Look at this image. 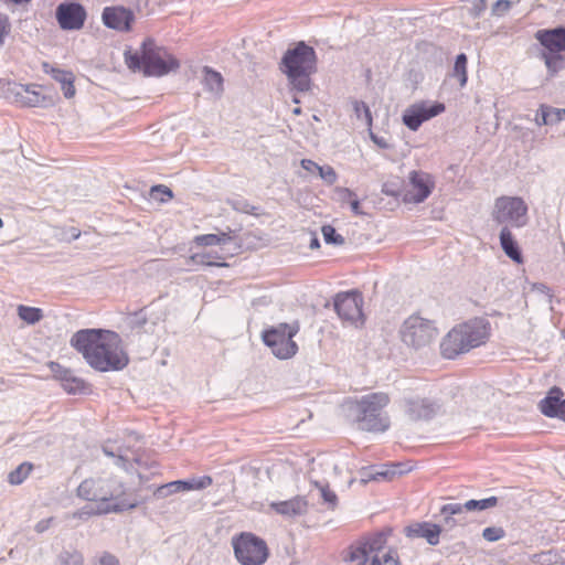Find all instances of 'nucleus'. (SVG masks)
I'll use <instances>...</instances> for the list:
<instances>
[{
    "label": "nucleus",
    "instance_id": "nucleus-54",
    "mask_svg": "<svg viewBox=\"0 0 565 565\" xmlns=\"http://www.w3.org/2000/svg\"><path fill=\"white\" fill-rule=\"evenodd\" d=\"M31 0H3V2L9 3V4H22V3H28Z\"/></svg>",
    "mask_w": 565,
    "mask_h": 565
},
{
    "label": "nucleus",
    "instance_id": "nucleus-3",
    "mask_svg": "<svg viewBox=\"0 0 565 565\" xmlns=\"http://www.w3.org/2000/svg\"><path fill=\"white\" fill-rule=\"evenodd\" d=\"M391 403L387 393L375 392L361 397L349 398L344 402V411L348 419L360 430L367 433H385L391 420L385 408Z\"/></svg>",
    "mask_w": 565,
    "mask_h": 565
},
{
    "label": "nucleus",
    "instance_id": "nucleus-53",
    "mask_svg": "<svg viewBox=\"0 0 565 565\" xmlns=\"http://www.w3.org/2000/svg\"><path fill=\"white\" fill-rule=\"evenodd\" d=\"M383 192L392 196H398L401 194L399 191L393 190V188H388L387 183L384 184Z\"/></svg>",
    "mask_w": 565,
    "mask_h": 565
},
{
    "label": "nucleus",
    "instance_id": "nucleus-34",
    "mask_svg": "<svg viewBox=\"0 0 565 565\" xmlns=\"http://www.w3.org/2000/svg\"><path fill=\"white\" fill-rule=\"evenodd\" d=\"M322 236L328 244L341 245L344 243V238L337 233L332 225H323L321 228Z\"/></svg>",
    "mask_w": 565,
    "mask_h": 565
},
{
    "label": "nucleus",
    "instance_id": "nucleus-25",
    "mask_svg": "<svg viewBox=\"0 0 565 565\" xmlns=\"http://www.w3.org/2000/svg\"><path fill=\"white\" fill-rule=\"evenodd\" d=\"M500 244L507 256H509L518 264L523 263V257L519 249L518 243L508 227H503L501 230Z\"/></svg>",
    "mask_w": 565,
    "mask_h": 565
},
{
    "label": "nucleus",
    "instance_id": "nucleus-50",
    "mask_svg": "<svg viewBox=\"0 0 565 565\" xmlns=\"http://www.w3.org/2000/svg\"><path fill=\"white\" fill-rule=\"evenodd\" d=\"M99 565H119V561L116 556L105 553L99 558Z\"/></svg>",
    "mask_w": 565,
    "mask_h": 565
},
{
    "label": "nucleus",
    "instance_id": "nucleus-22",
    "mask_svg": "<svg viewBox=\"0 0 565 565\" xmlns=\"http://www.w3.org/2000/svg\"><path fill=\"white\" fill-rule=\"evenodd\" d=\"M308 501L305 497L296 495L289 500L271 502L269 508L285 518H296L307 513Z\"/></svg>",
    "mask_w": 565,
    "mask_h": 565
},
{
    "label": "nucleus",
    "instance_id": "nucleus-28",
    "mask_svg": "<svg viewBox=\"0 0 565 565\" xmlns=\"http://www.w3.org/2000/svg\"><path fill=\"white\" fill-rule=\"evenodd\" d=\"M33 465L31 462H22L8 475V482L12 486L21 484L32 472Z\"/></svg>",
    "mask_w": 565,
    "mask_h": 565
},
{
    "label": "nucleus",
    "instance_id": "nucleus-20",
    "mask_svg": "<svg viewBox=\"0 0 565 565\" xmlns=\"http://www.w3.org/2000/svg\"><path fill=\"white\" fill-rule=\"evenodd\" d=\"M438 411L439 405L426 397L411 398L405 402V412L412 420H429Z\"/></svg>",
    "mask_w": 565,
    "mask_h": 565
},
{
    "label": "nucleus",
    "instance_id": "nucleus-46",
    "mask_svg": "<svg viewBox=\"0 0 565 565\" xmlns=\"http://www.w3.org/2000/svg\"><path fill=\"white\" fill-rule=\"evenodd\" d=\"M354 109H355V111H356V114H358L359 116H360V114H361V113H363V114H364V117H365V119H366L367 125H369V126H371V125H372V115H371V110H370L369 106H367L365 103H363V102H356V103L354 104Z\"/></svg>",
    "mask_w": 565,
    "mask_h": 565
},
{
    "label": "nucleus",
    "instance_id": "nucleus-8",
    "mask_svg": "<svg viewBox=\"0 0 565 565\" xmlns=\"http://www.w3.org/2000/svg\"><path fill=\"white\" fill-rule=\"evenodd\" d=\"M280 70L297 90H309L310 76L317 70L316 51L303 41L296 43L294 47L285 52Z\"/></svg>",
    "mask_w": 565,
    "mask_h": 565
},
{
    "label": "nucleus",
    "instance_id": "nucleus-41",
    "mask_svg": "<svg viewBox=\"0 0 565 565\" xmlns=\"http://www.w3.org/2000/svg\"><path fill=\"white\" fill-rule=\"evenodd\" d=\"M318 173L329 184H333L337 181V173L330 166H320Z\"/></svg>",
    "mask_w": 565,
    "mask_h": 565
},
{
    "label": "nucleus",
    "instance_id": "nucleus-56",
    "mask_svg": "<svg viewBox=\"0 0 565 565\" xmlns=\"http://www.w3.org/2000/svg\"><path fill=\"white\" fill-rule=\"evenodd\" d=\"M292 114L298 116L301 114V108L300 107H296L294 110H292Z\"/></svg>",
    "mask_w": 565,
    "mask_h": 565
},
{
    "label": "nucleus",
    "instance_id": "nucleus-40",
    "mask_svg": "<svg viewBox=\"0 0 565 565\" xmlns=\"http://www.w3.org/2000/svg\"><path fill=\"white\" fill-rule=\"evenodd\" d=\"M334 192L337 201L342 205L349 204V202L356 196V194L348 188H337Z\"/></svg>",
    "mask_w": 565,
    "mask_h": 565
},
{
    "label": "nucleus",
    "instance_id": "nucleus-19",
    "mask_svg": "<svg viewBox=\"0 0 565 565\" xmlns=\"http://www.w3.org/2000/svg\"><path fill=\"white\" fill-rule=\"evenodd\" d=\"M539 409L544 416L565 423V398L562 388L551 387L546 396L540 401Z\"/></svg>",
    "mask_w": 565,
    "mask_h": 565
},
{
    "label": "nucleus",
    "instance_id": "nucleus-15",
    "mask_svg": "<svg viewBox=\"0 0 565 565\" xmlns=\"http://www.w3.org/2000/svg\"><path fill=\"white\" fill-rule=\"evenodd\" d=\"M435 189L434 177L422 170L411 171L408 182L403 192V201L406 203L424 202Z\"/></svg>",
    "mask_w": 565,
    "mask_h": 565
},
{
    "label": "nucleus",
    "instance_id": "nucleus-7",
    "mask_svg": "<svg viewBox=\"0 0 565 565\" xmlns=\"http://www.w3.org/2000/svg\"><path fill=\"white\" fill-rule=\"evenodd\" d=\"M344 561L358 565H403L397 551L388 546V534L382 531L352 542L345 550Z\"/></svg>",
    "mask_w": 565,
    "mask_h": 565
},
{
    "label": "nucleus",
    "instance_id": "nucleus-12",
    "mask_svg": "<svg viewBox=\"0 0 565 565\" xmlns=\"http://www.w3.org/2000/svg\"><path fill=\"white\" fill-rule=\"evenodd\" d=\"M334 310L344 324L361 327L364 323L363 297L356 290L339 292L333 299Z\"/></svg>",
    "mask_w": 565,
    "mask_h": 565
},
{
    "label": "nucleus",
    "instance_id": "nucleus-49",
    "mask_svg": "<svg viewBox=\"0 0 565 565\" xmlns=\"http://www.w3.org/2000/svg\"><path fill=\"white\" fill-rule=\"evenodd\" d=\"M300 164L308 172H318L320 169V166L310 159H302Z\"/></svg>",
    "mask_w": 565,
    "mask_h": 565
},
{
    "label": "nucleus",
    "instance_id": "nucleus-29",
    "mask_svg": "<svg viewBox=\"0 0 565 565\" xmlns=\"http://www.w3.org/2000/svg\"><path fill=\"white\" fill-rule=\"evenodd\" d=\"M18 316L26 323L33 324L43 318V312L40 308L20 305L18 307Z\"/></svg>",
    "mask_w": 565,
    "mask_h": 565
},
{
    "label": "nucleus",
    "instance_id": "nucleus-57",
    "mask_svg": "<svg viewBox=\"0 0 565 565\" xmlns=\"http://www.w3.org/2000/svg\"><path fill=\"white\" fill-rule=\"evenodd\" d=\"M311 246H319L318 239L313 238L311 242Z\"/></svg>",
    "mask_w": 565,
    "mask_h": 565
},
{
    "label": "nucleus",
    "instance_id": "nucleus-10",
    "mask_svg": "<svg viewBox=\"0 0 565 565\" xmlns=\"http://www.w3.org/2000/svg\"><path fill=\"white\" fill-rule=\"evenodd\" d=\"M231 544L235 559L241 565H264L270 555L267 542L252 532L234 535Z\"/></svg>",
    "mask_w": 565,
    "mask_h": 565
},
{
    "label": "nucleus",
    "instance_id": "nucleus-38",
    "mask_svg": "<svg viewBox=\"0 0 565 565\" xmlns=\"http://www.w3.org/2000/svg\"><path fill=\"white\" fill-rule=\"evenodd\" d=\"M543 57L546 67L552 72H556L563 64V58L556 55V53L548 52L547 54H543Z\"/></svg>",
    "mask_w": 565,
    "mask_h": 565
},
{
    "label": "nucleus",
    "instance_id": "nucleus-16",
    "mask_svg": "<svg viewBox=\"0 0 565 565\" xmlns=\"http://www.w3.org/2000/svg\"><path fill=\"white\" fill-rule=\"evenodd\" d=\"M55 18L62 30L78 31L85 24L87 12L81 3L65 1L57 6Z\"/></svg>",
    "mask_w": 565,
    "mask_h": 565
},
{
    "label": "nucleus",
    "instance_id": "nucleus-58",
    "mask_svg": "<svg viewBox=\"0 0 565 565\" xmlns=\"http://www.w3.org/2000/svg\"><path fill=\"white\" fill-rule=\"evenodd\" d=\"M3 226V221L2 218L0 217V228Z\"/></svg>",
    "mask_w": 565,
    "mask_h": 565
},
{
    "label": "nucleus",
    "instance_id": "nucleus-36",
    "mask_svg": "<svg viewBox=\"0 0 565 565\" xmlns=\"http://www.w3.org/2000/svg\"><path fill=\"white\" fill-rule=\"evenodd\" d=\"M49 369L51 370L54 379L60 381L61 383L64 382L72 374V371L70 369L62 366L57 362H50Z\"/></svg>",
    "mask_w": 565,
    "mask_h": 565
},
{
    "label": "nucleus",
    "instance_id": "nucleus-51",
    "mask_svg": "<svg viewBox=\"0 0 565 565\" xmlns=\"http://www.w3.org/2000/svg\"><path fill=\"white\" fill-rule=\"evenodd\" d=\"M349 205H350L352 212L355 215H361L362 214V211H361V207H360V201H359L358 196H355L353 200H351L349 202Z\"/></svg>",
    "mask_w": 565,
    "mask_h": 565
},
{
    "label": "nucleus",
    "instance_id": "nucleus-47",
    "mask_svg": "<svg viewBox=\"0 0 565 565\" xmlns=\"http://www.w3.org/2000/svg\"><path fill=\"white\" fill-rule=\"evenodd\" d=\"M548 116L551 120V125L557 124L565 119V109L553 108L548 106Z\"/></svg>",
    "mask_w": 565,
    "mask_h": 565
},
{
    "label": "nucleus",
    "instance_id": "nucleus-4",
    "mask_svg": "<svg viewBox=\"0 0 565 565\" xmlns=\"http://www.w3.org/2000/svg\"><path fill=\"white\" fill-rule=\"evenodd\" d=\"M491 323L482 317H475L455 324L441 339L439 352L444 359L456 358L488 343Z\"/></svg>",
    "mask_w": 565,
    "mask_h": 565
},
{
    "label": "nucleus",
    "instance_id": "nucleus-31",
    "mask_svg": "<svg viewBox=\"0 0 565 565\" xmlns=\"http://www.w3.org/2000/svg\"><path fill=\"white\" fill-rule=\"evenodd\" d=\"M499 502V499L497 497H489L482 500H469L465 503V509L467 511H473V510H487L490 508H494Z\"/></svg>",
    "mask_w": 565,
    "mask_h": 565
},
{
    "label": "nucleus",
    "instance_id": "nucleus-21",
    "mask_svg": "<svg viewBox=\"0 0 565 565\" xmlns=\"http://www.w3.org/2000/svg\"><path fill=\"white\" fill-rule=\"evenodd\" d=\"M535 39L550 53L565 51V28L542 29L535 33Z\"/></svg>",
    "mask_w": 565,
    "mask_h": 565
},
{
    "label": "nucleus",
    "instance_id": "nucleus-24",
    "mask_svg": "<svg viewBox=\"0 0 565 565\" xmlns=\"http://www.w3.org/2000/svg\"><path fill=\"white\" fill-rule=\"evenodd\" d=\"M440 533L441 529L439 525L428 522L417 523L409 529V535L423 537L431 545L439 543Z\"/></svg>",
    "mask_w": 565,
    "mask_h": 565
},
{
    "label": "nucleus",
    "instance_id": "nucleus-44",
    "mask_svg": "<svg viewBox=\"0 0 565 565\" xmlns=\"http://www.w3.org/2000/svg\"><path fill=\"white\" fill-rule=\"evenodd\" d=\"M511 6L510 0H498L492 7V12L495 15H502L511 9Z\"/></svg>",
    "mask_w": 565,
    "mask_h": 565
},
{
    "label": "nucleus",
    "instance_id": "nucleus-13",
    "mask_svg": "<svg viewBox=\"0 0 565 565\" xmlns=\"http://www.w3.org/2000/svg\"><path fill=\"white\" fill-rule=\"evenodd\" d=\"M527 206L518 196H500L494 202L492 217L499 224L509 222L520 227L525 224Z\"/></svg>",
    "mask_w": 565,
    "mask_h": 565
},
{
    "label": "nucleus",
    "instance_id": "nucleus-23",
    "mask_svg": "<svg viewBox=\"0 0 565 565\" xmlns=\"http://www.w3.org/2000/svg\"><path fill=\"white\" fill-rule=\"evenodd\" d=\"M43 70L61 84V88L66 98L75 96L74 75L72 72L55 68L47 63L43 64Z\"/></svg>",
    "mask_w": 565,
    "mask_h": 565
},
{
    "label": "nucleus",
    "instance_id": "nucleus-9",
    "mask_svg": "<svg viewBox=\"0 0 565 565\" xmlns=\"http://www.w3.org/2000/svg\"><path fill=\"white\" fill-rule=\"evenodd\" d=\"M439 329L434 320L412 315L403 322L399 335L402 342L414 350L430 347L439 337Z\"/></svg>",
    "mask_w": 565,
    "mask_h": 565
},
{
    "label": "nucleus",
    "instance_id": "nucleus-52",
    "mask_svg": "<svg viewBox=\"0 0 565 565\" xmlns=\"http://www.w3.org/2000/svg\"><path fill=\"white\" fill-rule=\"evenodd\" d=\"M51 522H52V519H46V520L40 521L35 525L36 532L41 533V532H44L45 530H47L50 527Z\"/></svg>",
    "mask_w": 565,
    "mask_h": 565
},
{
    "label": "nucleus",
    "instance_id": "nucleus-45",
    "mask_svg": "<svg viewBox=\"0 0 565 565\" xmlns=\"http://www.w3.org/2000/svg\"><path fill=\"white\" fill-rule=\"evenodd\" d=\"M465 509V504L461 505L459 503H449V504H445L440 512L441 514L444 515H454V514H459L461 513Z\"/></svg>",
    "mask_w": 565,
    "mask_h": 565
},
{
    "label": "nucleus",
    "instance_id": "nucleus-30",
    "mask_svg": "<svg viewBox=\"0 0 565 565\" xmlns=\"http://www.w3.org/2000/svg\"><path fill=\"white\" fill-rule=\"evenodd\" d=\"M454 76H456L459 81L461 87H463L467 83V56L461 53L456 57L455 66H454Z\"/></svg>",
    "mask_w": 565,
    "mask_h": 565
},
{
    "label": "nucleus",
    "instance_id": "nucleus-32",
    "mask_svg": "<svg viewBox=\"0 0 565 565\" xmlns=\"http://www.w3.org/2000/svg\"><path fill=\"white\" fill-rule=\"evenodd\" d=\"M150 196L161 203H166L173 198V192L170 188L163 184L153 185L150 189Z\"/></svg>",
    "mask_w": 565,
    "mask_h": 565
},
{
    "label": "nucleus",
    "instance_id": "nucleus-35",
    "mask_svg": "<svg viewBox=\"0 0 565 565\" xmlns=\"http://www.w3.org/2000/svg\"><path fill=\"white\" fill-rule=\"evenodd\" d=\"M189 488L186 491L203 490L212 486L213 479L211 476H202L191 480H184Z\"/></svg>",
    "mask_w": 565,
    "mask_h": 565
},
{
    "label": "nucleus",
    "instance_id": "nucleus-55",
    "mask_svg": "<svg viewBox=\"0 0 565 565\" xmlns=\"http://www.w3.org/2000/svg\"><path fill=\"white\" fill-rule=\"evenodd\" d=\"M372 138H373V140H374L377 145H380L381 147H383V148H386V147H387V145H386L385 142L380 141V140H379L377 138H375L374 136H372Z\"/></svg>",
    "mask_w": 565,
    "mask_h": 565
},
{
    "label": "nucleus",
    "instance_id": "nucleus-27",
    "mask_svg": "<svg viewBox=\"0 0 565 565\" xmlns=\"http://www.w3.org/2000/svg\"><path fill=\"white\" fill-rule=\"evenodd\" d=\"M186 488H189V487L185 483V481L175 480V481H171V482L159 486L154 490L153 494L157 498L163 499V498H168L174 493L186 492Z\"/></svg>",
    "mask_w": 565,
    "mask_h": 565
},
{
    "label": "nucleus",
    "instance_id": "nucleus-5",
    "mask_svg": "<svg viewBox=\"0 0 565 565\" xmlns=\"http://www.w3.org/2000/svg\"><path fill=\"white\" fill-rule=\"evenodd\" d=\"M124 60L130 71L141 72L145 76L162 77L180 68L177 56L152 38L145 39L139 50H126Z\"/></svg>",
    "mask_w": 565,
    "mask_h": 565
},
{
    "label": "nucleus",
    "instance_id": "nucleus-42",
    "mask_svg": "<svg viewBox=\"0 0 565 565\" xmlns=\"http://www.w3.org/2000/svg\"><path fill=\"white\" fill-rule=\"evenodd\" d=\"M11 30L9 18L6 14L0 13V45L3 44L4 39L8 36Z\"/></svg>",
    "mask_w": 565,
    "mask_h": 565
},
{
    "label": "nucleus",
    "instance_id": "nucleus-2",
    "mask_svg": "<svg viewBox=\"0 0 565 565\" xmlns=\"http://www.w3.org/2000/svg\"><path fill=\"white\" fill-rule=\"evenodd\" d=\"M77 495L92 503L90 514L120 513L134 509L125 484L115 478H88L81 482Z\"/></svg>",
    "mask_w": 565,
    "mask_h": 565
},
{
    "label": "nucleus",
    "instance_id": "nucleus-11",
    "mask_svg": "<svg viewBox=\"0 0 565 565\" xmlns=\"http://www.w3.org/2000/svg\"><path fill=\"white\" fill-rule=\"evenodd\" d=\"M299 330L300 327L298 322L279 323L264 330L262 340L276 358L287 360L292 358L298 351V345L294 341V337Z\"/></svg>",
    "mask_w": 565,
    "mask_h": 565
},
{
    "label": "nucleus",
    "instance_id": "nucleus-17",
    "mask_svg": "<svg viewBox=\"0 0 565 565\" xmlns=\"http://www.w3.org/2000/svg\"><path fill=\"white\" fill-rule=\"evenodd\" d=\"M444 111L445 105L443 103L427 105L425 102H419L407 107L402 119L407 128L416 131L424 121L429 120Z\"/></svg>",
    "mask_w": 565,
    "mask_h": 565
},
{
    "label": "nucleus",
    "instance_id": "nucleus-6",
    "mask_svg": "<svg viewBox=\"0 0 565 565\" xmlns=\"http://www.w3.org/2000/svg\"><path fill=\"white\" fill-rule=\"evenodd\" d=\"M202 252L192 254L189 262L205 267H226V260L241 253L242 243L235 231L228 228L215 234H201L193 238Z\"/></svg>",
    "mask_w": 565,
    "mask_h": 565
},
{
    "label": "nucleus",
    "instance_id": "nucleus-14",
    "mask_svg": "<svg viewBox=\"0 0 565 565\" xmlns=\"http://www.w3.org/2000/svg\"><path fill=\"white\" fill-rule=\"evenodd\" d=\"M36 84H20L9 82L7 87V98L19 107H45L50 104V98L42 94Z\"/></svg>",
    "mask_w": 565,
    "mask_h": 565
},
{
    "label": "nucleus",
    "instance_id": "nucleus-39",
    "mask_svg": "<svg viewBox=\"0 0 565 565\" xmlns=\"http://www.w3.org/2000/svg\"><path fill=\"white\" fill-rule=\"evenodd\" d=\"M320 491L323 501L329 504L330 509H334L338 504V495L335 492L331 490L329 486L321 487Z\"/></svg>",
    "mask_w": 565,
    "mask_h": 565
},
{
    "label": "nucleus",
    "instance_id": "nucleus-26",
    "mask_svg": "<svg viewBox=\"0 0 565 565\" xmlns=\"http://www.w3.org/2000/svg\"><path fill=\"white\" fill-rule=\"evenodd\" d=\"M203 73V85L210 92H214L216 94L223 92V76L220 72L214 71L209 66H204L202 68Z\"/></svg>",
    "mask_w": 565,
    "mask_h": 565
},
{
    "label": "nucleus",
    "instance_id": "nucleus-18",
    "mask_svg": "<svg viewBox=\"0 0 565 565\" xmlns=\"http://www.w3.org/2000/svg\"><path fill=\"white\" fill-rule=\"evenodd\" d=\"M103 23L119 32H129L135 23V13L125 7H106L102 13Z\"/></svg>",
    "mask_w": 565,
    "mask_h": 565
},
{
    "label": "nucleus",
    "instance_id": "nucleus-1",
    "mask_svg": "<svg viewBox=\"0 0 565 565\" xmlns=\"http://www.w3.org/2000/svg\"><path fill=\"white\" fill-rule=\"evenodd\" d=\"M71 345L98 372L120 371L129 363L122 340L115 331L83 329L73 334Z\"/></svg>",
    "mask_w": 565,
    "mask_h": 565
},
{
    "label": "nucleus",
    "instance_id": "nucleus-33",
    "mask_svg": "<svg viewBox=\"0 0 565 565\" xmlns=\"http://www.w3.org/2000/svg\"><path fill=\"white\" fill-rule=\"evenodd\" d=\"M62 387L68 393V394H76L81 393L85 390L86 385L85 382L82 379H78L73 375V373L61 383Z\"/></svg>",
    "mask_w": 565,
    "mask_h": 565
},
{
    "label": "nucleus",
    "instance_id": "nucleus-37",
    "mask_svg": "<svg viewBox=\"0 0 565 565\" xmlns=\"http://www.w3.org/2000/svg\"><path fill=\"white\" fill-rule=\"evenodd\" d=\"M505 536V531L500 526H489L483 529L482 537L488 542H495Z\"/></svg>",
    "mask_w": 565,
    "mask_h": 565
},
{
    "label": "nucleus",
    "instance_id": "nucleus-48",
    "mask_svg": "<svg viewBox=\"0 0 565 565\" xmlns=\"http://www.w3.org/2000/svg\"><path fill=\"white\" fill-rule=\"evenodd\" d=\"M397 467H399L398 463L392 465L390 469L376 472V475L373 476L372 479L376 480L379 477H381V478H392V477H394L397 473V471H396Z\"/></svg>",
    "mask_w": 565,
    "mask_h": 565
},
{
    "label": "nucleus",
    "instance_id": "nucleus-43",
    "mask_svg": "<svg viewBox=\"0 0 565 565\" xmlns=\"http://www.w3.org/2000/svg\"><path fill=\"white\" fill-rule=\"evenodd\" d=\"M548 106L541 105L539 113L536 114L535 121L539 126L551 125L550 116H548Z\"/></svg>",
    "mask_w": 565,
    "mask_h": 565
}]
</instances>
